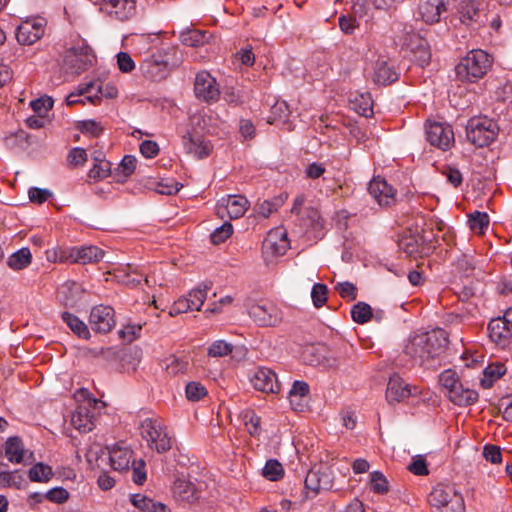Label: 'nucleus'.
Here are the masks:
<instances>
[{
  "label": "nucleus",
  "instance_id": "obj_7",
  "mask_svg": "<svg viewBox=\"0 0 512 512\" xmlns=\"http://www.w3.org/2000/svg\"><path fill=\"white\" fill-rule=\"evenodd\" d=\"M499 132L497 123L488 117H475L468 121L466 134L468 140L478 147L492 143Z\"/></svg>",
  "mask_w": 512,
  "mask_h": 512
},
{
  "label": "nucleus",
  "instance_id": "obj_61",
  "mask_svg": "<svg viewBox=\"0 0 512 512\" xmlns=\"http://www.w3.org/2000/svg\"><path fill=\"white\" fill-rule=\"evenodd\" d=\"M28 196L31 202L42 204L52 196V193L48 189L33 187L29 189Z\"/></svg>",
  "mask_w": 512,
  "mask_h": 512
},
{
  "label": "nucleus",
  "instance_id": "obj_24",
  "mask_svg": "<svg viewBox=\"0 0 512 512\" xmlns=\"http://www.w3.org/2000/svg\"><path fill=\"white\" fill-rule=\"evenodd\" d=\"M306 497H314L321 490H328L332 487L330 475L320 470H310L304 480Z\"/></svg>",
  "mask_w": 512,
  "mask_h": 512
},
{
  "label": "nucleus",
  "instance_id": "obj_58",
  "mask_svg": "<svg viewBox=\"0 0 512 512\" xmlns=\"http://www.w3.org/2000/svg\"><path fill=\"white\" fill-rule=\"evenodd\" d=\"M45 497L50 502L62 504L68 500L69 493L63 487H54L45 493Z\"/></svg>",
  "mask_w": 512,
  "mask_h": 512
},
{
  "label": "nucleus",
  "instance_id": "obj_33",
  "mask_svg": "<svg viewBox=\"0 0 512 512\" xmlns=\"http://www.w3.org/2000/svg\"><path fill=\"white\" fill-rule=\"evenodd\" d=\"M131 503L143 512H168V508L161 502H155L142 494H133L130 498Z\"/></svg>",
  "mask_w": 512,
  "mask_h": 512
},
{
  "label": "nucleus",
  "instance_id": "obj_54",
  "mask_svg": "<svg viewBox=\"0 0 512 512\" xmlns=\"http://www.w3.org/2000/svg\"><path fill=\"white\" fill-rule=\"evenodd\" d=\"M87 152L84 148L75 147L68 154V162L73 167L82 166L87 161Z\"/></svg>",
  "mask_w": 512,
  "mask_h": 512
},
{
  "label": "nucleus",
  "instance_id": "obj_52",
  "mask_svg": "<svg viewBox=\"0 0 512 512\" xmlns=\"http://www.w3.org/2000/svg\"><path fill=\"white\" fill-rule=\"evenodd\" d=\"M77 128L83 133L92 137H98L103 132V127L95 120L80 121Z\"/></svg>",
  "mask_w": 512,
  "mask_h": 512
},
{
  "label": "nucleus",
  "instance_id": "obj_19",
  "mask_svg": "<svg viewBox=\"0 0 512 512\" xmlns=\"http://www.w3.org/2000/svg\"><path fill=\"white\" fill-rule=\"evenodd\" d=\"M368 191L380 206H390L395 202L396 190L381 177L370 181Z\"/></svg>",
  "mask_w": 512,
  "mask_h": 512
},
{
  "label": "nucleus",
  "instance_id": "obj_9",
  "mask_svg": "<svg viewBox=\"0 0 512 512\" xmlns=\"http://www.w3.org/2000/svg\"><path fill=\"white\" fill-rule=\"evenodd\" d=\"M483 0H460L457 6V15L460 22L468 27L485 25L488 15L485 12Z\"/></svg>",
  "mask_w": 512,
  "mask_h": 512
},
{
  "label": "nucleus",
  "instance_id": "obj_51",
  "mask_svg": "<svg viewBox=\"0 0 512 512\" xmlns=\"http://www.w3.org/2000/svg\"><path fill=\"white\" fill-rule=\"evenodd\" d=\"M233 233V227L229 222H225L211 233V241L214 244L225 242Z\"/></svg>",
  "mask_w": 512,
  "mask_h": 512
},
{
  "label": "nucleus",
  "instance_id": "obj_55",
  "mask_svg": "<svg viewBox=\"0 0 512 512\" xmlns=\"http://www.w3.org/2000/svg\"><path fill=\"white\" fill-rule=\"evenodd\" d=\"M335 290L344 299L355 300L357 297L356 286L348 281L337 283L335 286Z\"/></svg>",
  "mask_w": 512,
  "mask_h": 512
},
{
  "label": "nucleus",
  "instance_id": "obj_40",
  "mask_svg": "<svg viewBox=\"0 0 512 512\" xmlns=\"http://www.w3.org/2000/svg\"><path fill=\"white\" fill-rule=\"evenodd\" d=\"M262 475L270 481H278L284 475L283 466L278 460L270 459L265 463Z\"/></svg>",
  "mask_w": 512,
  "mask_h": 512
},
{
  "label": "nucleus",
  "instance_id": "obj_27",
  "mask_svg": "<svg viewBox=\"0 0 512 512\" xmlns=\"http://www.w3.org/2000/svg\"><path fill=\"white\" fill-rule=\"evenodd\" d=\"M133 451L123 444L114 445L109 451L111 467L116 471H126L130 468Z\"/></svg>",
  "mask_w": 512,
  "mask_h": 512
},
{
  "label": "nucleus",
  "instance_id": "obj_46",
  "mask_svg": "<svg viewBox=\"0 0 512 512\" xmlns=\"http://www.w3.org/2000/svg\"><path fill=\"white\" fill-rule=\"evenodd\" d=\"M351 316L353 321L356 323L364 324L370 320L372 316V309L367 303L359 302L352 307Z\"/></svg>",
  "mask_w": 512,
  "mask_h": 512
},
{
  "label": "nucleus",
  "instance_id": "obj_1",
  "mask_svg": "<svg viewBox=\"0 0 512 512\" xmlns=\"http://www.w3.org/2000/svg\"><path fill=\"white\" fill-rule=\"evenodd\" d=\"M448 343L447 332L438 328L413 336L406 345L405 352L419 365L436 369L445 359Z\"/></svg>",
  "mask_w": 512,
  "mask_h": 512
},
{
  "label": "nucleus",
  "instance_id": "obj_59",
  "mask_svg": "<svg viewBox=\"0 0 512 512\" xmlns=\"http://www.w3.org/2000/svg\"><path fill=\"white\" fill-rule=\"evenodd\" d=\"M338 23L340 30L346 35L353 34L359 26L355 17L351 15H341L338 19Z\"/></svg>",
  "mask_w": 512,
  "mask_h": 512
},
{
  "label": "nucleus",
  "instance_id": "obj_18",
  "mask_svg": "<svg viewBox=\"0 0 512 512\" xmlns=\"http://www.w3.org/2000/svg\"><path fill=\"white\" fill-rule=\"evenodd\" d=\"M45 31V24L42 19L23 21L17 28L16 38L22 45H32L39 40Z\"/></svg>",
  "mask_w": 512,
  "mask_h": 512
},
{
  "label": "nucleus",
  "instance_id": "obj_8",
  "mask_svg": "<svg viewBox=\"0 0 512 512\" xmlns=\"http://www.w3.org/2000/svg\"><path fill=\"white\" fill-rule=\"evenodd\" d=\"M95 55L92 49L80 41L66 50L64 55V66L73 73H81L87 70L94 62Z\"/></svg>",
  "mask_w": 512,
  "mask_h": 512
},
{
  "label": "nucleus",
  "instance_id": "obj_34",
  "mask_svg": "<svg viewBox=\"0 0 512 512\" xmlns=\"http://www.w3.org/2000/svg\"><path fill=\"white\" fill-rule=\"evenodd\" d=\"M32 254L29 248L23 247L12 253L7 259V266L14 271L25 269L31 264Z\"/></svg>",
  "mask_w": 512,
  "mask_h": 512
},
{
  "label": "nucleus",
  "instance_id": "obj_22",
  "mask_svg": "<svg viewBox=\"0 0 512 512\" xmlns=\"http://www.w3.org/2000/svg\"><path fill=\"white\" fill-rule=\"evenodd\" d=\"M447 0H421L417 7V16L427 24L440 21L441 14L446 11Z\"/></svg>",
  "mask_w": 512,
  "mask_h": 512
},
{
  "label": "nucleus",
  "instance_id": "obj_2",
  "mask_svg": "<svg viewBox=\"0 0 512 512\" xmlns=\"http://www.w3.org/2000/svg\"><path fill=\"white\" fill-rule=\"evenodd\" d=\"M491 66V56L481 49H476L468 52L455 70L459 80L476 82L489 71Z\"/></svg>",
  "mask_w": 512,
  "mask_h": 512
},
{
  "label": "nucleus",
  "instance_id": "obj_21",
  "mask_svg": "<svg viewBox=\"0 0 512 512\" xmlns=\"http://www.w3.org/2000/svg\"><path fill=\"white\" fill-rule=\"evenodd\" d=\"M406 51L410 52L411 59L419 66L424 67L429 64L431 53L428 43L418 34H412L405 42Z\"/></svg>",
  "mask_w": 512,
  "mask_h": 512
},
{
  "label": "nucleus",
  "instance_id": "obj_12",
  "mask_svg": "<svg viewBox=\"0 0 512 512\" xmlns=\"http://www.w3.org/2000/svg\"><path fill=\"white\" fill-rule=\"evenodd\" d=\"M248 314L259 326H276L283 318L280 308L272 302L253 304Z\"/></svg>",
  "mask_w": 512,
  "mask_h": 512
},
{
  "label": "nucleus",
  "instance_id": "obj_23",
  "mask_svg": "<svg viewBox=\"0 0 512 512\" xmlns=\"http://www.w3.org/2000/svg\"><path fill=\"white\" fill-rule=\"evenodd\" d=\"M289 247L287 233L281 228L270 231L263 242V250L273 256L284 255Z\"/></svg>",
  "mask_w": 512,
  "mask_h": 512
},
{
  "label": "nucleus",
  "instance_id": "obj_44",
  "mask_svg": "<svg viewBox=\"0 0 512 512\" xmlns=\"http://www.w3.org/2000/svg\"><path fill=\"white\" fill-rule=\"evenodd\" d=\"M233 349L234 346L231 343L225 340H216L207 348V355L213 358L224 357L231 354Z\"/></svg>",
  "mask_w": 512,
  "mask_h": 512
},
{
  "label": "nucleus",
  "instance_id": "obj_20",
  "mask_svg": "<svg viewBox=\"0 0 512 512\" xmlns=\"http://www.w3.org/2000/svg\"><path fill=\"white\" fill-rule=\"evenodd\" d=\"M417 392V387L412 388L399 375L394 374L387 384L386 399L389 403L401 402Z\"/></svg>",
  "mask_w": 512,
  "mask_h": 512
},
{
  "label": "nucleus",
  "instance_id": "obj_48",
  "mask_svg": "<svg viewBox=\"0 0 512 512\" xmlns=\"http://www.w3.org/2000/svg\"><path fill=\"white\" fill-rule=\"evenodd\" d=\"M186 397L189 401H199L207 395V389L199 382L192 381L186 385Z\"/></svg>",
  "mask_w": 512,
  "mask_h": 512
},
{
  "label": "nucleus",
  "instance_id": "obj_15",
  "mask_svg": "<svg viewBox=\"0 0 512 512\" xmlns=\"http://www.w3.org/2000/svg\"><path fill=\"white\" fill-rule=\"evenodd\" d=\"M249 207V201L241 195H228L221 198L216 206L217 215L221 218L238 219L242 217Z\"/></svg>",
  "mask_w": 512,
  "mask_h": 512
},
{
  "label": "nucleus",
  "instance_id": "obj_35",
  "mask_svg": "<svg viewBox=\"0 0 512 512\" xmlns=\"http://www.w3.org/2000/svg\"><path fill=\"white\" fill-rule=\"evenodd\" d=\"M6 464L0 462V486L1 487H14L16 489H22L24 487V477L18 471H5L2 467Z\"/></svg>",
  "mask_w": 512,
  "mask_h": 512
},
{
  "label": "nucleus",
  "instance_id": "obj_62",
  "mask_svg": "<svg viewBox=\"0 0 512 512\" xmlns=\"http://www.w3.org/2000/svg\"><path fill=\"white\" fill-rule=\"evenodd\" d=\"M483 456L487 461L498 464L502 461L501 449L498 446L487 444L483 448Z\"/></svg>",
  "mask_w": 512,
  "mask_h": 512
},
{
  "label": "nucleus",
  "instance_id": "obj_28",
  "mask_svg": "<svg viewBox=\"0 0 512 512\" xmlns=\"http://www.w3.org/2000/svg\"><path fill=\"white\" fill-rule=\"evenodd\" d=\"M182 141L187 153L198 159L208 157L213 148L210 141L204 140L201 137H194L190 133L184 135Z\"/></svg>",
  "mask_w": 512,
  "mask_h": 512
},
{
  "label": "nucleus",
  "instance_id": "obj_31",
  "mask_svg": "<svg viewBox=\"0 0 512 512\" xmlns=\"http://www.w3.org/2000/svg\"><path fill=\"white\" fill-rule=\"evenodd\" d=\"M173 492L175 497L181 501L194 502L198 499L199 493L195 485L184 479H177L173 486Z\"/></svg>",
  "mask_w": 512,
  "mask_h": 512
},
{
  "label": "nucleus",
  "instance_id": "obj_26",
  "mask_svg": "<svg viewBox=\"0 0 512 512\" xmlns=\"http://www.w3.org/2000/svg\"><path fill=\"white\" fill-rule=\"evenodd\" d=\"M84 294L85 290L81 284L67 281L59 287L57 297L65 306L74 307L82 301Z\"/></svg>",
  "mask_w": 512,
  "mask_h": 512
},
{
  "label": "nucleus",
  "instance_id": "obj_53",
  "mask_svg": "<svg viewBox=\"0 0 512 512\" xmlns=\"http://www.w3.org/2000/svg\"><path fill=\"white\" fill-rule=\"evenodd\" d=\"M111 170L110 162L94 163L88 172V177L93 180H101L109 176Z\"/></svg>",
  "mask_w": 512,
  "mask_h": 512
},
{
  "label": "nucleus",
  "instance_id": "obj_47",
  "mask_svg": "<svg viewBox=\"0 0 512 512\" xmlns=\"http://www.w3.org/2000/svg\"><path fill=\"white\" fill-rule=\"evenodd\" d=\"M370 489L376 494H385L389 490L388 481L380 471L370 473Z\"/></svg>",
  "mask_w": 512,
  "mask_h": 512
},
{
  "label": "nucleus",
  "instance_id": "obj_6",
  "mask_svg": "<svg viewBox=\"0 0 512 512\" xmlns=\"http://www.w3.org/2000/svg\"><path fill=\"white\" fill-rule=\"evenodd\" d=\"M141 435L151 449L164 453L171 449L172 438L167 427L158 418H147L141 423Z\"/></svg>",
  "mask_w": 512,
  "mask_h": 512
},
{
  "label": "nucleus",
  "instance_id": "obj_16",
  "mask_svg": "<svg viewBox=\"0 0 512 512\" xmlns=\"http://www.w3.org/2000/svg\"><path fill=\"white\" fill-rule=\"evenodd\" d=\"M252 386L261 392L277 394L281 390V383L276 373L267 367H257L251 375Z\"/></svg>",
  "mask_w": 512,
  "mask_h": 512
},
{
  "label": "nucleus",
  "instance_id": "obj_39",
  "mask_svg": "<svg viewBox=\"0 0 512 512\" xmlns=\"http://www.w3.org/2000/svg\"><path fill=\"white\" fill-rule=\"evenodd\" d=\"M52 475V468L41 462L32 466L28 473L32 482H48Z\"/></svg>",
  "mask_w": 512,
  "mask_h": 512
},
{
  "label": "nucleus",
  "instance_id": "obj_4",
  "mask_svg": "<svg viewBox=\"0 0 512 512\" xmlns=\"http://www.w3.org/2000/svg\"><path fill=\"white\" fill-rule=\"evenodd\" d=\"M75 398L80 403L71 417V423L75 429L80 432H90L95 427V416L93 410L99 404V401L94 398L88 389L81 388L76 391Z\"/></svg>",
  "mask_w": 512,
  "mask_h": 512
},
{
  "label": "nucleus",
  "instance_id": "obj_50",
  "mask_svg": "<svg viewBox=\"0 0 512 512\" xmlns=\"http://www.w3.org/2000/svg\"><path fill=\"white\" fill-rule=\"evenodd\" d=\"M328 288L325 284L315 283L311 290V298L316 308L322 307L327 301Z\"/></svg>",
  "mask_w": 512,
  "mask_h": 512
},
{
  "label": "nucleus",
  "instance_id": "obj_38",
  "mask_svg": "<svg viewBox=\"0 0 512 512\" xmlns=\"http://www.w3.org/2000/svg\"><path fill=\"white\" fill-rule=\"evenodd\" d=\"M506 372L505 366L501 363L488 365L484 370V377L481 380L483 388H490L494 381L499 379Z\"/></svg>",
  "mask_w": 512,
  "mask_h": 512
},
{
  "label": "nucleus",
  "instance_id": "obj_60",
  "mask_svg": "<svg viewBox=\"0 0 512 512\" xmlns=\"http://www.w3.org/2000/svg\"><path fill=\"white\" fill-rule=\"evenodd\" d=\"M408 470L418 476H425L429 473L426 460L422 456L413 458L412 462L408 466Z\"/></svg>",
  "mask_w": 512,
  "mask_h": 512
},
{
  "label": "nucleus",
  "instance_id": "obj_36",
  "mask_svg": "<svg viewBox=\"0 0 512 512\" xmlns=\"http://www.w3.org/2000/svg\"><path fill=\"white\" fill-rule=\"evenodd\" d=\"M62 320L78 337L82 339H88L90 337V331L87 325L77 316L69 312H64L62 313Z\"/></svg>",
  "mask_w": 512,
  "mask_h": 512
},
{
  "label": "nucleus",
  "instance_id": "obj_37",
  "mask_svg": "<svg viewBox=\"0 0 512 512\" xmlns=\"http://www.w3.org/2000/svg\"><path fill=\"white\" fill-rule=\"evenodd\" d=\"M189 362L185 358L170 356L164 361V368L170 375L185 374L189 370Z\"/></svg>",
  "mask_w": 512,
  "mask_h": 512
},
{
  "label": "nucleus",
  "instance_id": "obj_63",
  "mask_svg": "<svg viewBox=\"0 0 512 512\" xmlns=\"http://www.w3.org/2000/svg\"><path fill=\"white\" fill-rule=\"evenodd\" d=\"M188 311H193L192 306L185 297H181L177 301H175L172 307L170 308L169 316L173 317L175 315L186 313Z\"/></svg>",
  "mask_w": 512,
  "mask_h": 512
},
{
  "label": "nucleus",
  "instance_id": "obj_25",
  "mask_svg": "<svg viewBox=\"0 0 512 512\" xmlns=\"http://www.w3.org/2000/svg\"><path fill=\"white\" fill-rule=\"evenodd\" d=\"M310 388L307 382L294 381L289 393L288 399L291 408L296 412H304L308 408Z\"/></svg>",
  "mask_w": 512,
  "mask_h": 512
},
{
  "label": "nucleus",
  "instance_id": "obj_10",
  "mask_svg": "<svg viewBox=\"0 0 512 512\" xmlns=\"http://www.w3.org/2000/svg\"><path fill=\"white\" fill-rule=\"evenodd\" d=\"M60 262L88 264L100 261L104 257V251L97 246H76L60 249L54 252Z\"/></svg>",
  "mask_w": 512,
  "mask_h": 512
},
{
  "label": "nucleus",
  "instance_id": "obj_29",
  "mask_svg": "<svg viewBox=\"0 0 512 512\" xmlns=\"http://www.w3.org/2000/svg\"><path fill=\"white\" fill-rule=\"evenodd\" d=\"M399 78V72L386 60H377L374 65L373 81L379 85H389Z\"/></svg>",
  "mask_w": 512,
  "mask_h": 512
},
{
  "label": "nucleus",
  "instance_id": "obj_56",
  "mask_svg": "<svg viewBox=\"0 0 512 512\" xmlns=\"http://www.w3.org/2000/svg\"><path fill=\"white\" fill-rule=\"evenodd\" d=\"M182 187V184L174 179H163L158 183L156 191L163 195H172L177 193Z\"/></svg>",
  "mask_w": 512,
  "mask_h": 512
},
{
  "label": "nucleus",
  "instance_id": "obj_30",
  "mask_svg": "<svg viewBox=\"0 0 512 512\" xmlns=\"http://www.w3.org/2000/svg\"><path fill=\"white\" fill-rule=\"evenodd\" d=\"M511 329L503 317L491 319L487 327L490 339L498 344H505L508 341L512 335Z\"/></svg>",
  "mask_w": 512,
  "mask_h": 512
},
{
  "label": "nucleus",
  "instance_id": "obj_49",
  "mask_svg": "<svg viewBox=\"0 0 512 512\" xmlns=\"http://www.w3.org/2000/svg\"><path fill=\"white\" fill-rule=\"evenodd\" d=\"M53 99L49 96H44L31 101L30 106L39 117H45L50 109L53 107Z\"/></svg>",
  "mask_w": 512,
  "mask_h": 512
},
{
  "label": "nucleus",
  "instance_id": "obj_17",
  "mask_svg": "<svg viewBox=\"0 0 512 512\" xmlns=\"http://www.w3.org/2000/svg\"><path fill=\"white\" fill-rule=\"evenodd\" d=\"M89 323L93 330L107 333L115 326L114 309L110 306L99 305L92 308Z\"/></svg>",
  "mask_w": 512,
  "mask_h": 512
},
{
  "label": "nucleus",
  "instance_id": "obj_57",
  "mask_svg": "<svg viewBox=\"0 0 512 512\" xmlns=\"http://www.w3.org/2000/svg\"><path fill=\"white\" fill-rule=\"evenodd\" d=\"M442 175L455 188L459 187L463 182L462 173L457 168L451 166L444 167Z\"/></svg>",
  "mask_w": 512,
  "mask_h": 512
},
{
  "label": "nucleus",
  "instance_id": "obj_42",
  "mask_svg": "<svg viewBox=\"0 0 512 512\" xmlns=\"http://www.w3.org/2000/svg\"><path fill=\"white\" fill-rule=\"evenodd\" d=\"M469 227L478 234H483L489 226V217L485 212L475 211L469 216Z\"/></svg>",
  "mask_w": 512,
  "mask_h": 512
},
{
  "label": "nucleus",
  "instance_id": "obj_5",
  "mask_svg": "<svg viewBox=\"0 0 512 512\" xmlns=\"http://www.w3.org/2000/svg\"><path fill=\"white\" fill-rule=\"evenodd\" d=\"M428 501L439 512H465L462 495L449 485L440 484L434 487Z\"/></svg>",
  "mask_w": 512,
  "mask_h": 512
},
{
  "label": "nucleus",
  "instance_id": "obj_64",
  "mask_svg": "<svg viewBox=\"0 0 512 512\" xmlns=\"http://www.w3.org/2000/svg\"><path fill=\"white\" fill-rule=\"evenodd\" d=\"M117 63L120 71L124 73L131 72L135 68L134 61L128 53L120 52L117 55Z\"/></svg>",
  "mask_w": 512,
  "mask_h": 512
},
{
  "label": "nucleus",
  "instance_id": "obj_41",
  "mask_svg": "<svg viewBox=\"0 0 512 512\" xmlns=\"http://www.w3.org/2000/svg\"><path fill=\"white\" fill-rule=\"evenodd\" d=\"M210 289L208 285L192 289L185 298L189 301L192 306V310L199 311L204 304L207 297V292Z\"/></svg>",
  "mask_w": 512,
  "mask_h": 512
},
{
  "label": "nucleus",
  "instance_id": "obj_43",
  "mask_svg": "<svg viewBox=\"0 0 512 512\" xmlns=\"http://www.w3.org/2000/svg\"><path fill=\"white\" fill-rule=\"evenodd\" d=\"M208 40L207 33L200 30H189L181 34V42L186 46L196 47Z\"/></svg>",
  "mask_w": 512,
  "mask_h": 512
},
{
  "label": "nucleus",
  "instance_id": "obj_3",
  "mask_svg": "<svg viewBox=\"0 0 512 512\" xmlns=\"http://www.w3.org/2000/svg\"><path fill=\"white\" fill-rule=\"evenodd\" d=\"M439 383L450 401L458 406L471 405L478 400V393L473 389L465 388L452 369H446L439 375Z\"/></svg>",
  "mask_w": 512,
  "mask_h": 512
},
{
  "label": "nucleus",
  "instance_id": "obj_32",
  "mask_svg": "<svg viewBox=\"0 0 512 512\" xmlns=\"http://www.w3.org/2000/svg\"><path fill=\"white\" fill-rule=\"evenodd\" d=\"M25 449L19 437H10L5 443V456L11 462L20 464L25 457Z\"/></svg>",
  "mask_w": 512,
  "mask_h": 512
},
{
  "label": "nucleus",
  "instance_id": "obj_11",
  "mask_svg": "<svg viewBox=\"0 0 512 512\" xmlns=\"http://www.w3.org/2000/svg\"><path fill=\"white\" fill-rule=\"evenodd\" d=\"M194 92L197 99L208 104L217 102L221 94L216 79L207 71L196 74Z\"/></svg>",
  "mask_w": 512,
  "mask_h": 512
},
{
  "label": "nucleus",
  "instance_id": "obj_45",
  "mask_svg": "<svg viewBox=\"0 0 512 512\" xmlns=\"http://www.w3.org/2000/svg\"><path fill=\"white\" fill-rule=\"evenodd\" d=\"M354 110L361 116L370 117L373 115V101L369 94H361L359 99L353 101Z\"/></svg>",
  "mask_w": 512,
  "mask_h": 512
},
{
  "label": "nucleus",
  "instance_id": "obj_14",
  "mask_svg": "<svg viewBox=\"0 0 512 512\" xmlns=\"http://www.w3.org/2000/svg\"><path fill=\"white\" fill-rule=\"evenodd\" d=\"M100 11L112 19L127 21L136 14V0H100Z\"/></svg>",
  "mask_w": 512,
  "mask_h": 512
},
{
  "label": "nucleus",
  "instance_id": "obj_13",
  "mask_svg": "<svg viewBox=\"0 0 512 512\" xmlns=\"http://www.w3.org/2000/svg\"><path fill=\"white\" fill-rule=\"evenodd\" d=\"M427 141L443 151L454 144V132L450 125L441 122H430L426 127Z\"/></svg>",
  "mask_w": 512,
  "mask_h": 512
}]
</instances>
